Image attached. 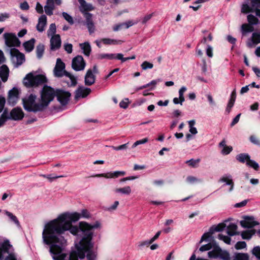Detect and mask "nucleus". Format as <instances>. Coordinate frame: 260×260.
Listing matches in <instances>:
<instances>
[{
    "instance_id": "nucleus-1",
    "label": "nucleus",
    "mask_w": 260,
    "mask_h": 260,
    "mask_svg": "<svg viewBox=\"0 0 260 260\" xmlns=\"http://www.w3.org/2000/svg\"><path fill=\"white\" fill-rule=\"evenodd\" d=\"M102 228L100 221H96L93 224L86 221H80L78 226L70 222L64 224L55 225L51 228L45 226L42 238L44 243L50 245V252L54 260H64L67 254L63 252L67 245V240L62 236L66 231H69L74 236H81L82 238L76 245L84 247H93L92 240L94 235L93 230Z\"/></svg>"
},
{
    "instance_id": "nucleus-2",
    "label": "nucleus",
    "mask_w": 260,
    "mask_h": 260,
    "mask_svg": "<svg viewBox=\"0 0 260 260\" xmlns=\"http://www.w3.org/2000/svg\"><path fill=\"white\" fill-rule=\"evenodd\" d=\"M90 217L91 214L87 209L81 210L80 213L65 212L46 223L45 226H49L51 228L55 225H62L68 222L72 223L77 221L80 218L88 219Z\"/></svg>"
},
{
    "instance_id": "nucleus-3",
    "label": "nucleus",
    "mask_w": 260,
    "mask_h": 260,
    "mask_svg": "<svg viewBox=\"0 0 260 260\" xmlns=\"http://www.w3.org/2000/svg\"><path fill=\"white\" fill-rule=\"evenodd\" d=\"M93 247H84L81 248L80 246H77V251H72L70 255L69 260H78V257L83 258L85 254L87 260H96V254L92 250Z\"/></svg>"
},
{
    "instance_id": "nucleus-4",
    "label": "nucleus",
    "mask_w": 260,
    "mask_h": 260,
    "mask_svg": "<svg viewBox=\"0 0 260 260\" xmlns=\"http://www.w3.org/2000/svg\"><path fill=\"white\" fill-rule=\"evenodd\" d=\"M53 74L56 77H61L63 76L69 77L71 80V86H75L77 84L76 78L65 70V64L60 58H57L56 60V65L53 70Z\"/></svg>"
},
{
    "instance_id": "nucleus-5",
    "label": "nucleus",
    "mask_w": 260,
    "mask_h": 260,
    "mask_svg": "<svg viewBox=\"0 0 260 260\" xmlns=\"http://www.w3.org/2000/svg\"><path fill=\"white\" fill-rule=\"evenodd\" d=\"M56 95V91L48 86H44L41 92L40 104L43 110L46 108Z\"/></svg>"
},
{
    "instance_id": "nucleus-6",
    "label": "nucleus",
    "mask_w": 260,
    "mask_h": 260,
    "mask_svg": "<svg viewBox=\"0 0 260 260\" xmlns=\"http://www.w3.org/2000/svg\"><path fill=\"white\" fill-rule=\"evenodd\" d=\"M47 79L43 75H36L30 73L26 75L23 79L24 85L28 87L38 86L46 82Z\"/></svg>"
},
{
    "instance_id": "nucleus-7",
    "label": "nucleus",
    "mask_w": 260,
    "mask_h": 260,
    "mask_svg": "<svg viewBox=\"0 0 260 260\" xmlns=\"http://www.w3.org/2000/svg\"><path fill=\"white\" fill-rule=\"evenodd\" d=\"M5 257V260H17L13 247L8 240L5 241L0 247V260Z\"/></svg>"
},
{
    "instance_id": "nucleus-8",
    "label": "nucleus",
    "mask_w": 260,
    "mask_h": 260,
    "mask_svg": "<svg viewBox=\"0 0 260 260\" xmlns=\"http://www.w3.org/2000/svg\"><path fill=\"white\" fill-rule=\"evenodd\" d=\"M36 96L30 94L27 98L23 99V107L25 110L28 112H37L43 110V106L41 104H36Z\"/></svg>"
},
{
    "instance_id": "nucleus-9",
    "label": "nucleus",
    "mask_w": 260,
    "mask_h": 260,
    "mask_svg": "<svg viewBox=\"0 0 260 260\" xmlns=\"http://www.w3.org/2000/svg\"><path fill=\"white\" fill-rule=\"evenodd\" d=\"M214 249L208 253L209 258H216L220 257L223 260H230V255L226 251H222L221 249L217 245L216 243L214 244Z\"/></svg>"
},
{
    "instance_id": "nucleus-10",
    "label": "nucleus",
    "mask_w": 260,
    "mask_h": 260,
    "mask_svg": "<svg viewBox=\"0 0 260 260\" xmlns=\"http://www.w3.org/2000/svg\"><path fill=\"white\" fill-rule=\"evenodd\" d=\"M85 61L81 55H77L72 59V67L76 71L83 70L85 69Z\"/></svg>"
},
{
    "instance_id": "nucleus-11",
    "label": "nucleus",
    "mask_w": 260,
    "mask_h": 260,
    "mask_svg": "<svg viewBox=\"0 0 260 260\" xmlns=\"http://www.w3.org/2000/svg\"><path fill=\"white\" fill-rule=\"evenodd\" d=\"M5 43L8 47L19 46L20 42L16 36L11 33H5L4 35Z\"/></svg>"
},
{
    "instance_id": "nucleus-12",
    "label": "nucleus",
    "mask_w": 260,
    "mask_h": 260,
    "mask_svg": "<svg viewBox=\"0 0 260 260\" xmlns=\"http://www.w3.org/2000/svg\"><path fill=\"white\" fill-rule=\"evenodd\" d=\"M226 224L224 223H219L216 226H212L209 230L208 233H205L202 237L200 242H202L204 241H208V238L210 235L213 234L215 232H220L222 231L225 227Z\"/></svg>"
},
{
    "instance_id": "nucleus-13",
    "label": "nucleus",
    "mask_w": 260,
    "mask_h": 260,
    "mask_svg": "<svg viewBox=\"0 0 260 260\" xmlns=\"http://www.w3.org/2000/svg\"><path fill=\"white\" fill-rule=\"evenodd\" d=\"M11 54L12 61L16 67L21 65L25 61L24 55L19 52L18 50L14 49L12 50Z\"/></svg>"
},
{
    "instance_id": "nucleus-14",
    "label": "nucleus",
    "mask_w": 260,
    "mask_h": 260,
    "mask_svg": "<svg viewBox=\"0 0 260 260\" xmlns=\"http://www.w3.org/2000/svg\"><path fill=\"white\" fill-rule=\"evenodd\" d=\"M24 117V113L22 109L20 108H15L12 109L9 115H8L7 112V120L12 119L14 120H21Z\"/></svg>"
},
{
    "instance_id": "nucleus-15",
    "label": "nucleus",
    "mask_w": 260,
    "mask_h": 260,
    "mask_svg": "<svg viewBox=\"0 0 260 260\" xmlns=\"http://www.w3.org/2000/svg\"><path fill=\"white\" fill-rule=\"evenodd\" d=\"M56 96L60 103L62 105H64L69 101L71 94L69 92L58 90L56 91Z\"/></svg>"
},
{
    "instance_id": "nucleus-16",
    "label": "nucleus",
    "mask_w": 260,
    "mask_h": 260,
    "mask_svg": "<svg viewBox=\"0 0 260 260\" xmlns=\"http://www.w3.org/2000/svg\"><path fill=\"white\" fill-rule=\"evenodd\" d=\"M241 225L244 228H252L258 225V222L255 221L252 216H245L244 220L240 221Z\"/></svg>"
},
{
    "instance_id": "nucleus-17",
    "label": "nucleus",
    "mask_w": 260,
    "mask_h": 260,
    "mask_svg": "<svg viewBox=\"0 0 260 260\" xmlns=\"http://www.w3.org/2000/svg\"><path fill=\"white\" fill-rule=\"evenodd\" d=\"M125 174V172L124 171H115L113 173L109 172L107 173H103L96 174L93 177H105L106 178H116L119 176H124Z\"/></svg>"
},
{
    "instance_id": "nucleus-18",
    "label": "nucleus",
    "mask_w": 260,
    "mask_h": 260,
    "mask_svg": "<svg viewBox=\"0 0 260 260\" xmlns=\"http://www.w3.org/2000/svg\"><path fill=\"white\" fill-rule=\"evenodd\" d=\"M47 23V18L46 15H42L38 19V23L36 26L37 30L42 32L45 29Z\"/></svg>"
},
{
    "instance_id": "nucleus-19",
    "label": "nucleus",
    "mask_w": 260,
    "mask_h": 260,
    "mask_svg": "<svg viewBox=\"0 0 260 260\" xmlns=\"http://www.w3.org/2000/svg\"><path fill=\"white\" fill-rule=\"evenodd\" d=\"M19 91L17 88H13L9 92L8 101L10 104L14 105L18 99Z\"/></svg>"
},
{
    "instance_id": "nucleus-20",
    "label": "nucleus",
    "mask_w": 260,
    "mask_h": 260,
    "mask_svg": "<svg viewBox=\"0 0 260 260\" xmlns=\"http://www.w3.org/2000/svg\"><path fill=\"white\" fill-rule=\"evenodd\" d=\"M85 16L86 18L85 23L86 26L88 29L89 34H91L94 32L95 30V26L92 19V14L90 13H86Z\"/></svg>"
},
{
    "instance_id": "nucleus-21",
    "label": "nucleus",
    "mask_w": 260,
    "mask_h": 260,
    "mask_svg": "<svg viewBox=\"0 0 260 260\" xmlns=\"http://www.w3.org/2000/svg\"><path fill=\"white\" fill-rule=\"evenodd\" d=\"M51 49L56 50L58 49L61 45V39L59 35H55L52 36L50 39Z\"/></svg>"
},
{
    "instance_id": "nucleus-22",
    "label": "nucleus",
    "mask_w": 260,
    "mask_h": 260,
    "mask_svg": "<svg viewBox=\"0 0 260 260\" xmlns=\"http://www.w3.org/2000/svg\"><path fill=\"white\" fill-rule=\"evenodd\" d=\"M95 77L92 73L91 70H88L84 78V83L87 86H90L95 82Z\"/></svg>"
},
{
    "instance_id": "nucleus-23",
    "label": "nucleus",
    "mask_w": 260,
    "mask_h": 260,
    "mask_svg": "<svg viewBox=\"0 0 260 260\" xmlns=\"http://www.w3.org/2000/svg\"><path fill=\"white\" fill-rule=\"evenodd\" d=\"M90 92L91 90L90 88L80 87L76 91L75 98H85L88 95Z\"/></svg>"
},
{
    "instance_id": "nucleus-24",
    "label": "nucleus",
    "mask_w": 260,
    "mask_h": 260,
    "mask_svg": "<svg viewBox=\"0 0 260 260\" xmlns=\"http://www.w3.org/2000/svg\"><path fill=\"white\" fill-rule=\"evenodd\" d=\"M260 43V32H253L252 35L251 41L247 42V46L252 48Z\"/></svg>"
},
{
    "instance_id": "nucleus-25",
    "label": "nucleus",
    "mask_w": 260,
    "mask_h": 260,
    "mask_svg": "<svg viewBox=\"0 0 260 260\" xmlns=\"http://www.w3.org/2000/svg\"><path fill=\"white\" fill-rule=\"evenodd\" d=\"M55 9L54 2L53 0H47L46 5L44 6L45 13L49 16L53 15V10Z\"/></svg>"
},
{
    "instance_id": "nucleus-26",
    "label": "nucleus",
    "mask_w": 260,
    "mask_h": 260,
    "mask_svg": "<svg viewBox=\"0 0 260 260\" xmlns=\"http://www.w3.org/2000/svg\"><path fill=\"white\" fill-rule=\"evenodd\" d=\"M9 70L6 65L0 67V77L4 82H6L8 78Z\"/></svg>"
},
{
    "instance_id": "nucleus-27",
    "label": "nucleus",
    "mask_w": 260,
    "mask_h": 260,
    "mask_svg": "<svg viewBox=\"0 0 260 260\" xmlns=\"http://www.w3.org/2000/svg\"><path fill=\"white\" fill-rule=\"evenodd\" d=\"M237 225L236 224L230 223L227 226V234L230 236L239 235V233L237 232Z\"/></svg>"
},
{
    "instance_id": "nucleus-28",
    "label": "nucleus",
    "mask_w": 260,
    "mask_h": 260,
    "mask_svg": "<svg viewBox=\"0 0 260 260\" xmlns=\"http://www.w3.org/2000/svg\"><path fill=\"white\" fill-rule=\"evenodd\" d=\"M219 182H225L226 184L231 185V187L229 191H231L232 190H233L234 188V182L233 181L232 176L231 175H225L222 176L219 179Z\"/></svg>"
},
{
    "instance_id": "nucleus-29",
    "label": "nucleus",
    "mask_w": 260,
    "mask_h": 260,
    "mask_svg": "<svg viewBox=\"0 0 260 260\" xmlns=\"http://www.w3.org/2000/svg\"><path fill=\"white\" fill-rule=\"evenodd\" d=\"M236 98V93L235 90H233L231 95V98L228 104L227 107L226 108V111L228 113H229L231 111V108L233 107L235 100Z\"/></svg>"
},
{
    "instance_id": "nucleus-30",
    "label": "nucleus",
    "mask_w": 260,
    "mask_h": 260,
    "mask_svg": "<svg viewBox=\"0 0 260 260\" xmlns=\"http://www.w3.org/2000/svg\"><path fill=\"white\" fill-rule=\"evenodd\" d=\"M79 45L84 55L87 56H89L91 50L89 43L88 42H84L80 44Z\"/></svg>"
},
{
    "instance_id": "nucleus-31",
    "label": "nucleus",
    "mask_w": 260,
    "mask_h": 260,
    "mask_svg": "<svg viewBox=\"0 0 260 260\" xmlns=\"http://www.w3.org/2000/svg\"><path fill=\"white\" fill-rule=\"evenodd\" d=\"M35 42L36 40L32 38L23 43V45L26 51L30 52L34 49Z\"/></svg>"
},
{
    "instance_id": "nucleus-32",
    "label": "nucleus",
    "mask_w": 260,
    "mask_h": 260,
    "mask_svg": "<svg viewBox=\"0 0 260 260\" xmlns=\"http://www.w3.org/2000/svg\"><path fill=\"white\" fill-rule=\"evenodd\" d=\"M101 41L105 45H120L123 43L121 40L104 38L101 39Z\"/></svg>"
},
{
    "instance_id": "nucleus-33",
    "label": "nucleus",
    "mask_w": 260,
    "mask_h": 260,
    "mask_svg": "<svg viewBox=\"0 0 260 260\" xmlns=\"http://www.w3.org/2000/svg\"><path fill=\"white\" fill-rule=\"evenodd\" d=\"M114 191L116 193H120L125 195H129L132 192L131 188L129 186H126L122 188H116Z\"/></svg>"
},
{
    "instance_id": "nucleus-34",
    "label": "nucleus",
    "mask_w": 260,
    "mask_h": 260,
    "mask_svg": "<svg viewBox=\"0 0 260 260\" xmlns=\"http://www.w3.org/2000/svg\"><path fill=\"white\" fill-rule=\"evenodd\" d=\"M4 212L5 214L9 218L10 220L13 222L17 226H20V222L15 215H14L12 213L6 210L4 211Z\"/></svg>"
},
{
    "instance_id": "nucleus-35",
    "label": "nucleus",
    "mask_w": 260,
    "mask_h": 260,
    "mask_svg": "<svg viewBox=\"0 0 260 260\" xmlns=\"http://www.w3.org/2000/svg\"><path fill=\"white\" fill-rule=\"evenodd\" d=\"M236 159L241 162H247L250 159V156L248 154L241 153L236 156Z\"/></svg>"
},
{
    "instance_id": "nucleus-36",
    "label": "nucleus",
    "mask_w": 260,
    "mask_h": 260,
    "mask_svg": "<svg viewBox=\"0 0 260 260\" xmlns=\"http://www.w3.org/2000/svg\"><path fill=\"white\" fill-rule=\"evenodd\" d=\"M255 233L254 230H249L242 232L241 235L243 239L249 240Z\"/></svg>"
},
{
    "instance_id": "nucleus-37",
    "label": "nucleus",
    "mask_w": 260,
    "mask_h": 260,
    "mask_svg": "<svg viewBox=\"0 0 260 260\" xmlns=\"http://www.w3.org/2000/svg\"><path fill=\"white\" fill-rule=\"evenodd\" d=\"M241 30L242 33L249 32L253 31L254 28L250 24H243L241 26Z\"/></svg>"
},
{
    "instance_id": "nucleus-38",
    "label": "nucleus",
    "mask_w": 260,
    "mask_h": 260,
    "mask_svg": "<svg viewBox=\"0 0 260 260\" xmlns=\"http://www.w3.org/2000/svg\"><path fill=\"white\" fill-rule=\"evenodd\" d=\"M216 242L213 240L211 242L207 244L202 245L199 249L201 251H205L211 249L212 248L214 247Z\"/></svg>"
},
{
    "instance_id": "nucleus-39",
    "label": "nucleus",
    "mask_w": 260,
    "mask_h": 260,
    "mask_svg": "<svg viewBox=\"0 0 260 260\" xmlns=\"http://www.w3.org/2000/svg\"><path fill=\"white\" fill-rule=\"evenodd\" d=\"M115 58V54L101 53L97 55V58L99 59H113Z\"/></svg>"
},
{
    "instance_id": "nucleus-40",
    "label": "nucleus",
    "mask_w": 260,
    "mask_h": 260,
    "mask_svg": "<svg viewBox=\"0 0 260 260\" xmlns=\"http://www.w3.org/2000/svg\"><path fill=\"white\" fill-rule=\"evenodd\" d=\"M44 52V46L42 44H39L37 46L36 53L38 58H41L43 55Z\"/></svg>"
},
{
    "instance_id": "nucleus-41",
    "label": "nucleus",
    "mask_w": 260,
    "mask_h": 260,
    "mask_svg": "<svg viewBox=\"0 0 260 260\" xmlns=\"http://www.w3.org/2000/svg\"><path fill=\"white\" fill-rule=\"evenodd\" d=\"M56 31V27L55 23H51L47 30L48 37L53 36L55 35Z\"/></svg>"
},
{
    "instance_id": "nucleus-42",
    "label": "nucleus",
    "mask_w": 260,
    "mask_h": 260,
    "mask_svg": "<svg viewBox=\"0 0 260 260\" xmlns=\"http://www.w3.org/2000/svg\"><path fill=\"white\" fill-rule=\"evenodd\" d=\"M247 20L251 25H255L258 23V19L254 16L250 14L247 16Z\"/></svg>"
},
{
    "instance_id": "nucleus-43",
    "label": "nucleus",
    "mask_w": 260,
    "mask_h": 260,
    "mask_svg": "<svg viewBox=\"0 0 260 260\" xmlns=\"http://www.w3.org/2000/svg\"><path fill=\"white\" fill-rule=\"evenodd\" d=\"M200 161V159H197L194 160L193 159H190L189 160H187L186 163L188 165L191 167L192 168H197L198 166V164Z\"/></svg>"
},
{
    "instance_id": "nucleus-44",
    "label": "nucleus",
    "mask_w": 260,
    "mask_h": 260,
    "mask_svg": "<svg viewBox=\"0 0 260 260\" xmlns=\"http://www.w3.org/2000/svg\"><path fill=\"white\" fill-rule=\"evenodd\" d=\"M187 88L185 86H182L179 90V98L181 100L180 103H183L185 101V98L183 94L186 91Z\"/></svg>"
},
{
    "instance_id": "nucleus-45",
    "label": "nucleus",
    "mask_w": 260,
    "mask_h": 260,
    "mask_svg": "<svg viewBox=\"0 0 260 260\" xmlns=\"http://www.w3.org/2000/svg\"><path fill=\"white\" fill-rule=\"evenodd\" d=\"M128 144H129L128 143H127L118 146H111V148L113 150H116V151L124 150L128 148Z\"/></svg>"
},
{
    "instance_id": "nucleus-46",
    "label": "nucleus",
    "mask_w": 260,
    "mask_h": 260,
    "mask_svg": "<svg viewBox=\"0 0 260 260\" xmlns=\"http://www.w3.org/2000/svg\"><path fill=\"white\" fill-rule=\"evenodd\" d=\"M247 165L253 168L255 170H257L259 168L258 164L253 160L249 159L247 162Z\"/></svg>"
},
{
    "instance_id": "nucleus-47",
    "label": "nucleus",
    "mask_w": 260,
    "mask_h": 260,
    "mask_svg": "<svg viewBox=\"0 0 260 260\" xmlns=\"http://www.w3.org/2000/svg\"><path fill=\"white\" fill-rule=\"evenodd\" d=\"M78 1L81 7L84 10H90V7H91V5L87 4L84 0H78Z\"/></svg>"
},
{
    "instance_id": "nucleus-48",
    "label": "nucleus",
    "mask_w": 260,
    "mask_h": 260,
    "mask_svg": "<svg viewBox=\"0 0 260 260\" xmlns=\"http://www.w3.org/2000/svg\"><path fill=\"white\" fill-rule=\"evenodd\" d=\"M62 16L64 19L67 21L70 24L74 23V20L72 17L66 12L62 13Z\"/></svg>"
},
{
    "instance_id": "nucleus-49",
    "label": "nucleus",
    "mask_w": 260,
    "mask_h": 260,
    "mask_svg": "<svg viewBox=\"0 0 260 260\" xmlns=\"http://www.w3.org/2000/svg\"><path fill=\"white\" fill-rule=\"evenodd\" d=\"M148 141V139L147 138H145L143 139L137 141L133 144L132 148H134L138 145H140V144H145V143H147Z\"/></svg>"
},
{
    "instance_id": "nucleus-50",
    "label": "nucleus",
    "mask_w": 260,
    "mask_h": 260,
    "mask_svg": "<svg viewBox=\"0 0 260 260\" xmlns=\"http://www.w3.org/2000/svg\"><path fill=\"white\" fill-rule=\"evenodd\" d=\"M141 66L143 70H146L148 69H152L153 67V64L152 63L145 61L141 64Z\"/></svg>"
},
{
    "instance_id": "nucleus-51",
    "label": "nucleus",
    "mask_w": 260,
    "mask_h": 260,
    "mask_svg": "<svg viewBox=\"0 0 260 260\" xmlns=\"http://www.w3.org/2000/svg\"><path fill=\"white\" fill-rule=\"evenodd\" d=\"M252 254L256 256V257L260 260V247H254L252 250Z\"/></svg>"
},
{
    "instance_id": "nucleus-52",
    "label": "nucleus",
    "mask_w": 260,
    "mask_h": 260,
    "mask_svg": "<svg viewBox=\"0 0 260 260\" xmlns=\"http://www.w3.org/2000/svg\"><path fill=\"white\" fill-rule=\"evenodd\" d=\"M252 9L247 4H243L241 7V12L243 13H247L251 11Z\"/></svg>"
},
{
    "instance_id": "nucleus-53",
    "label": "nucleus",
    "mask_w": 260,
    "mask_h": 260,
    "mask_svg": "<svg viewBox=\"0 0 260 260\" xmlns=\"http://www.w3.org/2000/svg\"><path fill=\"white\" fill-rule=\"evenodd\" d=\"M218 237L219 240L224 241L225 243L228 244H230L231 238L229 237L223 235L222 234H219Z\"/></svg>"
},
{
    "instance_id": "nucleus-54",
    "label": "nucleus",
    "mask_w": 260,
    "mask_h": 260,
    "mask_svg": "<svg viewBox=\"0 0 260 260\" xmlns=\"http://www.w3.org/2000/svg\"><path fill=\"white\" fill-rule=\"evenodd\" d=\"M7 121V111L5 110L0 117V127L4 125Z\"/></svg>"
},
{
    "instance_id": "nucleus-55",
    "label": "nucleus",
    "mask_w": 260,
    "mask_h": 260,
    "mask_svg": "<svg viewBox=\"0 0 260 260\" xmlns=\"http://www.w3.org/2000/svg\"><path fill=\"white\" fill-rule=\"evenodd\" d=\"M235 247L236 249H243L246 247V243L244 241H239L235 244Z\"/></svg>"
},
{
    "instance_id": "nucleus-56",
    "label": "nucleus",
    "mask_w": 260,
    "mask_h": 260,
    "mask_svg": "<svg viewBox=\"0 0 260 260\" xmlns=\"http://www.w3.org/2000/svg\"><path fill=\"white\" fill-rule=\"evenodd\" d=\"M43 176L47 179H48V180H49L50 181H52V180L55 179H57V178H62V177H64L65 176H63V175H60V176H53L52 175L50 174V175H43Z\"/></svg>"
},
{
    "instance_id": "nucleus-57",
    "label": "nucleus",
    "mask_w": 260,
    "mask_h": 260,
    "mask_svg": "<svg viewBox=\"0 0 260 260\" xmlns=\"http://www.w3.org/2000/svg\"><path fill=\"white\" fill-rule=\"evenodd\" d=\"M118 205H119V202L117 201H116L114 202L113 205L108 207L107 208V210L108 211H110V212L114 211L117 209Z\"/></svg>"
},
{
    "instance_id": "nucleus-58",
    "label": "nucleus",
    "mask_w": 260,
    "mask_h": 260,
    "mask_svg": "<svg viewBox=\"0 0 260 260\" xmlns=\"http://www.w3.org/2000/svg\"><path fill=\"white\" fill-rule=\"evenodd\" d=\"M137 21L134 22L132 20H128L125 22L122 23V24H123L124 28L125 29H127L131 26L134 25V24H137Z\"/></svg>"
},
{
    "instance_id": "nucleus-59",
    "label": "nucleus",
    "mask_w": 260,
    "mask_h": 260,
    "mask_svg": "<svg viewBox=\"0 0 260 260\" xmlns=\"http://www.w3.org/2000/svg\"><path fill=\"white\" fill-rule=\"evenodd\" d=\"M232 149L233 148L231 146H226L223 148L222 150H221V153L224 155H227L232 151Z\"/></svg>"
},
{
    "instance_id": "nucleus-60",
    "label": "nucleus",
    "mask_w": 260,
    "mask_h": 260,
    "mask_svg": "<svg viewBox=\"0 0 260 260\" xmlns=\"http://www.w3.org/2000/svg\"><path fill=\"white\" fill-rule=\"evenodd\" d=\"M115 59L120 60L122 62H125L127 60L128 58H126V57H124L122 53H118L115 54Z\"/></svg>"
},
{
    "instance_id": "nucleus-61",
    "label": "nucleus",
    "mask_w": 260,
    "mask_h": 260,
    "mask_svg": "<svg viewBox=\"0 0 260 260\" xmlns=\"http://www.w3.org/2000/svg\"><path fill=\"white\" fill-rule=\"evenodd\" d=\"M64 50L69 54L72 52L73 46L71 44L67 43L64 44Z\"/></svg>"
},
{
    "instance_id": "nucleus-62",
    "label": "nucleus",
    "mask_w": 260,
    "mask_h": 260,
    "mask_svg": "<svg viewBox=\"0 0 260 260\" xmlns=\"http://www.w3.org/2000/svg\"><path fill=\"white\" fill-rule=\"evenodd\" d=\"M128 106V99H125L124 100L121 101L119 103V106L123 109H126Z\"/></svg>"
},
{
    "instance_id": "nucleus-63",
    "label": "nucleus",
    "mask_w": 260,
    "mask_h": 260,
    "mask_svg": "<svg viewBox=\"0 0 260 260\" xmlns=\"http://www.w3.org/2000/svg\"><path fill=\"white\" fill-rule=\"evenodd\" d=\"M153 15V13H151V14L145 15L142 19V23L143 24H145L147 21H148L151 18Z\"/></svg>"
},
{
    "instance_id": "nucleus-64",
    "label": "nucleus",
    "mask_w": 260,
    "mask_h": 260,
    "mask_svg": "<svg viewBox=\"0 0 260 260\" xmlns=\"http://www.w3.org/2000/svg\"><path fill=\"white\" fill-rule=\"evenodd\" d=\"M186 181L188 183L192 184L198 181V179L193 176H188L186 178Z\"/></svg>"
}]
</instances>
